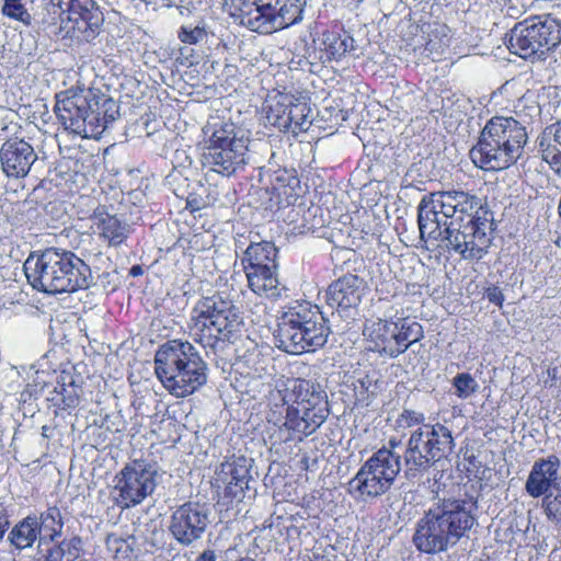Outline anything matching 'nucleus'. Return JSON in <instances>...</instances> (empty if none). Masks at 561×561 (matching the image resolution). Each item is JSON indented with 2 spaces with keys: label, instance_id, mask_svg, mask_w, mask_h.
I'll return each instance as SVG.
<instances>
[{
  "label": "nucleus",
  "instance_id": "58836bf2",
  "mask_svg": "<svg viewBox=\"0 0 561 561\" xmlns=\"http://www.w3.org/2000/svg\"><path fill=\"white\" fill-rule=\"evenodd\" d=\"M129 540H134V538L129 537L128 539H124L116 535H110L106 540L107 549L115 559L119 561L128 560L133 556V548Z\"/></svg>",
  "mask_w": 561,
  "mask_h": 561
},
{
  "label": "nucleus",
  "instance_id": "dca6fc26",
  "mask_svg": "<svg viewBox=\"0 0 561 561\" xmlns=\"http://www.w3.org/2000/svg\"><path fill=\"white\" fill-rule=\"evenodd\" d=\"M278 1L259 0L257 2H244L239 9L241 24L253 32L270 34L277 30L285 28L298 21L295 15H288L289 11L297 7L284 4L277 8Z\"/></svg>",
  "mask_w": 561,
  "mask_h": 561
},
{
  "label": "nucleus",
  "instance_id": "f8f14e48",
  "mask_svg": "<svg viewBox=\"0 0 561 561\" xmlns=\"http://www.w3.org/2000/svg\"><path fill=\"white\" fill-rule=\"evenodd\" d=\"M401 470L400 455L382 447L374 453L348 482V492L367 501L387 493Z\"/></svg>",
  "mask_w": 561,
  "mask_h": 561
},
{
  "label": "nucleus",
  "instance_id": "a18cd8bd",
  "mask_svg": "<svg viewBox=\"0 0 561 561\" xmlns=\"http://www.w3.org/2000/svg\"><path fill=\"white\" fill-rule=\"evenodd\" d=\"M10 526L9 516L4 510L0 511V541Z\"/></svg>",
  "mask_w": 561,
  "mask_h": 561
},
{
  "label": "nucleus",
  "instance_id": "2f4dec72",
  "mask_svg": "<svg viewBox=\"0 0 561 561\" xmlns=\"http://www.w3.org/2000/svg\"><path fill=\"white\" fill-rule=\"evenodd\" d=\"M51 392L50 400L60 409H72L79 404L80 388L75 383L71 376H62Z\"/></svg>",
  "mask_w": 561,
  "mask_h": 561
},
{
  "label": "nucleus",
  "instance_id": "f704fd0d",
  "mask_svg": "<svg viewBox=\"0 0 561 561\" xmlns=\"http://www.w3.org/2000/svg\"><path fill=\"white\" fill-rule=\"evenodd\" d=\"M309 114L310 107L306 101L299 96L294 95V102H291L290 114L288 116V131L298 134L299 131L307 130L311 124Z\"/></svg>",
  "mask_w": 561,
  "mask_h": 561
},
{
  "label": "nucleus",
  "instance_id": "e433bc0d",
  "mask_svg": "<svg viewBox=\"0 0 561 561\" xmlns=\"http://www.w3.org/2000/svg\"><path fill=\"white\" fill-rule=\"evenodd\" d=\"M540 112L539 104L528 95H524L515 105V118H517L519 123H523L525 129L527 124H530L535 118L540 116Z\"/></svg>",
  "mask_w": 561,
  "mask_h": 561
},
{
  "label": "nucleus",
  "instance_id": "de8ad7c7",
  "mask_svg": "<svg viewBox=\"0 0 561 561\" xmlns=\"http://www.w3.org/2000/svg\"><path fill=\"white\" fill-rule=\"evenodd\" d=\"M142 272L141 267L140 266H133L131 270H130V274L133 276H137V275H140Z\"/></svg>",
  "mask_w": 561,
  "mask_h": 561
},
{
  "label": "nucleus",
  "instance_id": "ea45409f",
  "mask_svg": "<svg viewBox=\"0 0 561 561\" xmlns=\"http://www.w3.org/2000/svg\"><path fill=\"white\" fill-rule=\"evenodd\" d=\"M2 13L25 24L30 23L31 15L25 9L22 0H3Z\"/></svg>",
  "mask_w": 561,
  "mask_h": 561
},
{
  "label": "nucleus",
  "instance_id": "37998d69",
  "mask_svg": "<svg viewBox=\"0 0 561 561\" xmlns=\"http://www.w3.org/2000/svg\"><path fill=\"white\" fill-rule=\"evenodd\" d=\"M204 31L201 27H182L179 32V38L185 44H196L202 39Z\"/></svg>",
  "mask_w": 561,
  "mask_h": 561
},
{
  "label": "nucleus",
  "instance_id": "a19ab883",
  "mask_svg": "<svg viewBox=\"0 0 561 561\" xmlns=\"http://www.w3.org/2000/svg\"><path fill=\"white\" fill-rule=\"evenodd\" d=\"M425 423V415L422 412L404 409L397 419V425L400 428H411L422 426Z\"/></svg>",
  "mask_w": 561,
  "mask_h": 561
},
{
  "label": "nucleus",
  "instance_id": "9d476101",
  "mask_svg": "<svg viewBox=\"0 0 561 561\" xmlns=\"http://www.w3.org/2000/svg\"><path fill=\"white\" fill-rule=\"evenodd\" d=\"M207 139L203 152V165L222 176H231L243 170L249 160V137L234 123H208L204 128Z\"/></svg>",
  "mask_w": 561,
  "mask_h": 561
},
{
  "label": "nucleus",
  "instance_id": "473e14b6",
  "mask_svg": "<svg viewBox=\"0 0 561 561\" xmlns=\"http://www.w3.org/2000/svg\"><path fill=\"white\" fill-rule=\"evenodd\" d=\"M38 519L39 542L53 541L61 535V513L56 506L48 507Z\"/></svg>",
  "mask_w": 561,
  "mask_h": 561
},
{
  "label": "nucleus",
  "instance_id": "39448f33",
  "mask_svg": "<svg viewBox=\"0 0 561 561\" xmlns=\"http://www.w3.org/2000/svg\"><path fill=\"white\" fill-rule=\"evenodd\" d=\"M33 288L47 294L73 293L90 286V266L73 252L48 248L31 254L23 265Z\"/></svg>",
  "mask_w": 561,
  "mask_h": 561
},
{
  "label": "nucleus",
  "instance_id": "20e7f679",
  "mask_svg": "<svg viewBox=\"0 0 561 561\" xmlns=\"http://www.w3.org/2000/svg\"><path fill=\"white\" fill-rule=\"evenodd\" d=\"M66 130L82 138H99L118 116L115 100L94 89H68L56 94L54 107Z\"/></svg>",
  "mask_w": 561,
  "mask_h": 561
},
{
  "label": "nucleus",
  "instance_id": "72a5a7b5",
  "mask_svg": "<svg viewBox=\"0 0 561 561\" xmlns=\"http://www.w3.org/2000/svg\"><path fill=\"white\" fill-rule=\"evenodd\" d=\"M353 38L348 35H340L335 32L323 33L322 45L328 59H340L345 53L353 48Z\"/></svg>",
  "mask_w": 561,
  "mask_h": 561
},
{
  "label": "nucleus",
  "instance_id": "9b49d317",
  "mask_svg": "<svg viewBox=\"0 0 561 561\" xmlns=\"http://www.w3.org/2000/svg\"><path fill=\"white\" fill-rule=\"evenodd\" d=\"M277 252L270 241L251 242L241 259L249 288L272 300L282 298L287 290L278 278Z\"/></svg>",
  "mask_w": 561,
  "mask_h": 561
},
{
  "label": "nucleus",
  "instance_id": "f257e3e1",
  "mask_svg": "<svg viewBox=\"0 0 561 561\" xmlns=\"http://www.w3.org/2000/svg\"><path fill=\"white\" fill-rule=\"evenodd\" d=\"M275 365L268 357L256 355L247 373L248 386L257 393L268 390L266 421L277 428L279 440H301L327 420V393L312 380L284 376L275 379Z\"/></svg>",
  "mask_w": 561,
  "mask_h": 561
},
{
  "label": "nucleus",
  "instance_id": "5701e85b",
  "mask_svg": "<svg viewBox=\"0 0 561 561\" xmlns=\"http://www.w3.org/2000/svg\"><path fill=\"white\" fill-rule=\"evenodd\" d=\"M396 325L392 321L377 320L366 323L363 334L367 350L383 354L389 357L398 356V347L394 341Z\"/></svg>",
  "mask_w": 561,
  "mask_h": 561
},
{
  "label": "nucleus",
  "instance_id": "bb28decb",
  "mask_svg": "<svg viewBox=\"0 0 561 561\" xmlns=\"http://www.w3.org/2000/svg\"><path fill=\"white\" fill-rule=\"evenodd\" d=\"M433 461H437L453 451L454 438L451 431L440 423L424 425Z\"/></svg>",
  "mask_w": 561,
  "mask_h": 561
},
{
  "label": "nucleus",
  "instance_id": "c756f323",
  "mask_svg": "<svg viewBox=\"0 0 561 561\" xmlns=\"http://www.w3.org/2000/svg\"><path fill=\"white\" fill-rule=\"evenodd\" d=\"M291 102L294 94L280 93L271 100L267 111V121L282 131H288Z\"/></svg>",
  "mask_w": 561,
  "mask_h": 561
},
{
  "label": "nucleus",
  "instance_id": "b1692460",
  "mask_svg": "<svg viewBox=\"0 0 561 561\" xmlns=\"http://www.w3.org/2000/svg\"><path fill=\"white\" fill-rule=\"evenodd\" d=\"M424 425L414 430L408 442L404 460L410 471L424 470L434 462Z\"/></svg>",
  "mask_w": 561,
  "mask_h": 561
},
{
  "label": "nucleus",
  "instance_id": "f3484780",
  "mask_svg": "<svg viewBox=\"0 0 561 561\" xmlns=\"http://www.w3.org/2000/svg\"><path fill=\"white\" fill-rule=\"evenodd\" d=\"M209 522V510L206 505L187 502L173 511L169 530L180 545L187 547L204 536Z\"/></svg>",
  "mask_w": 561,
  "mask_h": 561
},
{
  "label": "nucleus",
  "instance_id": "7ed1b4c3",
  "mask_svg": "<svg viewBox=\"0 0 561 561\" xmlns=\"http://www.w3.org/2000/svg\"><path fill=\"white\" fill-rule=\"evenodd\" d=\"M474 504L463 499L434 503L416 522L412 542L423 553L436 554L455 547L476 523Z\"/></svg>",
  "mask_w": 561,
  "mask_h": 561
},
{
  "label": "nucleus",
  "instance_id": "8fccbe9b",
  "mask_svg": "<svg viewBox=\"0 0 561 561\" xmlns=\"http://www.w3.org/2000/svg\"><path fill=\"white\" fill-rule=\"evenodd\" d=\"M389 445H390V448H389V449L393 451V449L399 445V443H397V442H394V440H390V442H389Z\"/></svg>",
  "mask_w": 561,
  "mask_h": 561
},
{
  "label": "nucleus",
  "instance_id": "4be33fe9",
  "mask_svg": "<svg viewBox=\"0 0 561 561\" xmlns=\"http://www.w3.org/2000/svg\"><path fill=\"white\" fill-rule=\"evenodd\" d=\"M560 466V459L554 455L535 461L525 484L526 492L535 499L546 495L552 486L556 488Z\"/></svg>",
  "mask_w": 561,
  "mask_h": 561
},
{
  "label": "nucleus",
  "instance_id": "c9c22d12",
  "mask_svg": "<svg viewBox=\"0 0 561 561\" xmlns=\"http://www.w3.org/2000/svg\"><path fill=\"white\" fill-rule=\"evenodd\" d=\"M81 540L77 537L64 540L49 549L44 561H75L79 558Z\"/></svg>",
  "mask_w": 561,
  "mask_h": 561
},
{
  "label": "nucleus",
  "instance_id": "f03ea898",
  "mask_svg": "<svg viewBox=\"0 0 561 561\" xmlns=\"http://www.w3.org/2000/svg\"><path fill=\"white\" fill-rule=\"evenodd\" d=\"M488 216L481 199L463 190L426 194L417 206L421 239L444 243L465 260H480L486 253Z\"/></svg>",
  "mask_w": 561,
  "mask_h": 561
},
{
  "label": "nucleus",
  "instance_id": "4c0bfd02",
  "mask_svg": "<svg viewBox=\"0 0 561 561\" xmlns=\"http://www.w3.org/2000/svg\"><path fill=\"white\" fill-rule=\"evenodd\" d=\"M453 386L455 394L462 400L470 398L479 389L477 380L469 373L457 374L453 379Z\"/></svg>",
  "mask_w": 561,
  "mask_h": 561
},
{
  "label": "nucleus",
  "instance_id": "a878e982",
  "mask_svg": "<svg viewBox=\"0 0 561 561\" xmlns=\"http://www.w3.org/2000/svg\"><path fill=\"white\" fill-rule=\"evenodd\" d=\"M542 159L561 175V122L545 128L539 137Z\"/></svg>",
  "mask_w": 561,
  "mask_h": 561
},
{
  "label": "nucleus",
  "instance_id": "a211bd4d",
  "mask_svg": "<svg viewBox=\"0 0 561 561\" xmlns=\"http://www.w3.org/2000/svg\"><path fill=\"white\" fill-rule=\"evenodd\" d=\"M251 463L244 456L231 457L221 462L215 472V485L222 489L225 495L238 497L242 495L249 481Z\"/></svg>",
  "mask_w": 561,
  "mask_h": 561
},
{
  "label": "nucleus",
  "instance_id": "aec40b11",
  "mask_svg": "<svg viewBox=\"0 0 561 561\" xmlns=\"http://www.w3.org/2000/svg\"><path fill=\"white\" fill-rule=\"evenodd\" d=\"M364 287V280L357 275H344L329 286L327 301L337 310L355 308L362 300Z\"/></svg>",
  "mask_w": 561,
  "mask_h": 561
},
{
  "label": "nucleus",
  "instance_id": "c85d7f7f",
  "mask_svg": "<svg viewBox=\"0 0 561 561\" xmlns=\"http://www.w3.org/2000/svg\"><path fill=\"white\" fill-rule=\"evenodd\" d=\"M450 41V28L445 24L436 23L427 32L424 53L432 60H438L449 48Z\"/></svg>",
  "mask_w": 561,
  "mask_h": 561
},
{
  "label": "nucleus",
  "instance_id": "09e8293b",
  "mask_svg": "<svg viewBox=\"0 0 561 561\" xmlns=\"http://www.w3.org/2000/svg\"><path fill=\"white\" fill-rule=\"evenodd\" d=\"M49 431H50V427H49V426H46V425H45V426H43V427H42V435H43L44 437H49V433H48Z\"/></svg>",
  "mask_w": 561,
  "mask_h": 561
},
{
  "label": "nucleus",
  "instance_id": "6e6552de",
  "mask_svg": "<svg viewBox=\"0 0 561 561\" xmlns=\"http://www.w3.org/2000/svg\"><path fill=\"white\" fill-rule=\"evenodd\" d=\"M330 328L318 306L295 301L283 307L277 323V346L289 354L313 352L325 345Z\"/></svg>",
  "mask_w": 561,
  "mask_h": 561
},
{
  "label": "nucleus",
  "instance_id": "4468645a",
  "mask_svg": "<svg viewBox=\"0 0 561 561\" xmlns=\"http://www.w3.org/2000/svg\"><path fill=\"white\" fill-rule=\"evenodd\" d=\"M49 14L54 15L49 25H55L58 16L61 25L59 32L80 41L91 42L98 35L104 18L94 0H49Z\"/></svg>",
  "mask_w": 561,
  "mask_h": 561
},
{
  "label": "nucleus",
  "instance_id": "c03bdc74",
  "mask_svg": "<svg viewBox=\"0 0 561 561\" xmlns=\"http://www.w3.org/2000/svg\"><path fill=\"white\" fill-rule=\"evenodd\" d=\"M485 297L490 302L500 307L504 301L503 293L499 287H489L485 291Z\"/></svg>",
  "mask_w": 561,
  "mask_h": 561
},
{
  "label": "nucleus",
  "instance_id": "79ce46f5",
  "mask_svg": "<svg viewBox=\"0 0 561 561\" xmlns=\"http://www.w3.org/2000/svg\"><path fill=\"white\" fill-rule=\"evenodd\" d=\"M556 495H546L545 511L547 516L557 523H561V485L556 488Z\"/></svg>",
  "mask_w": 561,
  "mask_h": 561
},
{
  "label": "nucleus",
  "instance_id": "412c9836",
  "mask_svg": "<svg viewBox=\"0 0 561 561\" xmlns=\"http://www.w3.org/2000/svg\"><path fill=\"white\" fill-rule=\"evenodd\" d=\"M91 221L94 233L108 247H119L130 233L129 226L116 215L110 214L104 206L94 209Z\"/></svg>",
  "mask_w": 561,
  "mask_h": 561
},
{
  "label": "nucleus",
  "instance_id": "6ab92c4d",
  "mask_svg": "<svg viewBox=\"0 0 561 561\" xmlns=\"http://www.w3.org/2000/svg\"><path fill=\"white\" fill-rule=\"evenodd\" d=\"M36 159L34 148L24 139H9L0 149L1 167L8 176H25Z\"/></svg>",
  "mask_w": 561,
  "mask_h": 561
},
{
  "label": "nucleus",
  "instance_id": "1a4fd4ad",
  "mask_svg": "<svg viewBox=\"0 0 561 561\" xmlns=\"http://www.w3.org/2000/svg\"><path fill=\"white\" fill-rule=\"evenodd\" d=\"M242 323L231 300L213 295L196 301L191 310L188 330L192 339L203 347L215 348L220 342L231 341Z\"/></svg>",
  "mask_w": 561,
  "mask_h": 561
},
{
  "label": "nucleus",
  "instance_id": "423d86ee",
  "mask_svg": "<svg viewBox=\"0 0 561 561\" xmlns=\"http://www.w3.org/2000/svg\"><path fill=\"white\" fill-rule=\"evenodd\" d=\"M207 364L188 341L170 340L154 355V373L165 390L185 398L207 381Z\"/></svg>",
  "mask_w": 561,
  "mask_h": 561
},
{
  "label": "nucleus",
  "instance_id": "ddd939ff",
  "mask_svg": "<svg viewBox=\"0 0 561 561\" xmlns=\"http://www.w3.org/2000/svg\"><path fill=\"white\" fill-rule=\"evenodd\" d=\"M561 41V26L551 16H530L515 24L507 35L508 50L524 59L541 56Z\"/></svg>",
  "mask_w": 561,
  "mask_h": 561
},
{
  "label": "nucleus",
  "instance_id": "393cba45",
  "mask_svg": "<svg viewBox=\"0 0 561 561\" xmlns=\"http://www.w3.org/2000/svg\"><path fill=\"white\" fill-rule=\"evenodd\" d=\"M272 193L278 199V204L289 206L294 204L300 190V181L293 171L278 169L270 179Z\"/></svg>",
  "mask_w": 561,
  "mask_h": 561
},
{
  "label": "nucleus",
  "instance_id": "0eeeda50",
  "mask_svg": "<svg viewBox=\"0 0 561 561\" xmlns=\"http://www.w3.org/2000/svg\"><path fill=\"white\" fill-rule=\"evenodd\" d=\"M527 139V131L517 118L494 116L483 127L470 158L482 170H504L522 157Z\"/></svg>",
  "mask_w": 561,
  "mask_h": 561
},
{
  "label": "nucleus",
  "instance_id": "cd10ccee",
  "mask_svg": "<svg viewBox=\"0 0 561 561\" xmlns=\"http://www.w3.org/2000/svg\"><path fill=\"white\" fill-rule=\"evenodd\" d=\"M9 541L16 549L32 547L34 541L39 539L38 519L36 516H27L19 522L9 533Z\"/></svg>",
  "mask_w": 561,
  "mask_h": 561
},
{
  "label": "nucleus",
  "instance_id": "2eb2a0df",
  "mask_svg": "<svg viewBox=\"0 0 561 561\" xmlns=\"http://www.w3.org/2000/svg\"><path fill=\"white\" fill-rule=\"evenodd\" d=\"M156 463L145 459H135L126 463L114 478V500L122 508L141 504L151 496L158 485Z\"/></svg>",
  "mask_w": 561,
  "mask_h": 561
},
{
  "label": "nucleus",
  "instance_id": "7c9ffc66",
  "mask_svg": "<svg viewBox=\"0 0 561 561\" xmlns=\"http://www.w3.org/2000/svg\"><path fill=\"white\" fill-rule=\"evenodd\" d=\"M394 341L398 347V356L404 353L410 345L419 342L424 336L422 325L409 319H399L394 322Z\"/></svg>",
  "mask_w": 561,
  "mask_h": 561
},
{
  "label": "nucleus",
  "instance_id": "49530a36",
  "mask_svg": "<svg viewBox=\"0 0 561 561\" xmlns=\"http://www.w3.org/2000/svg\"><path fill=\"white\" fill-rule=\"evenodd\" d=\"M195 561H216V554L214 550H204Z\"/></svg>",
  "mask_w": 561,
  "mask_h": 561
}]
</instances>
